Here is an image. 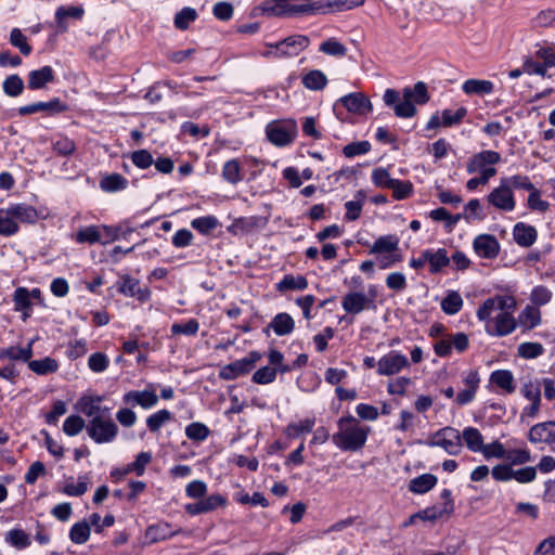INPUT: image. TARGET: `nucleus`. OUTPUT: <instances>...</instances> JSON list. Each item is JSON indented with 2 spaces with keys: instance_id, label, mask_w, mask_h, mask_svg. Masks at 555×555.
Masks as SVG:
<instances>
[{
  "instance_id": "nucleus-1",
  "label": "nucleus",
  "mask_w": 555,
  "mask_h": 555,
  "mask_svg": "<svg viewBox=\"0 0 555 555\" xmlns=\"http://www.w3.org/2000/svg\"><path fill=\"white\" fill-rule=\"evenodd\" d=\"M517 301L512 295H495L487 298L478 308L476 315L485 322V330L491 336H507L516 330L513 315Z\"/></svg>"
},
{
  "instance_id": "nucleus-2",
  "label": "nucleus",
  "mask_w": 555,
  "mask_h": 555,
  "mask_svg": "<svg viewBox=\"0 0 555 555\" xmlns=\"http://www.w3.org/2000/svg\"><path fill=\"white\" fill-rule=\"evenodd\" d=\"M338 430L332 436L333 443L343 451L356 452L361 450L371 431L369 426L362 425L354 416L348 415L337 421Z\"/></svg>"
},
{
  "instance_id": "nucleus-3",
  "label": "nucleus",
  "mask_w": 555,
  "mask_h": 555,
  "mask_svg": "<svg viewBox=\"0 0 555 555\" xmlns=\"http://www.w3.org/2000/svg\"><path fill=\"white\" fill-rule=\"evenodd\" d=\"M320 8L313 0H271L261 5L263 14L279 17L317 15Z\"/></svg>"
},
{
  "instance_id": "nucleus-4",
  "label": "nucleus",
  "mask_w": 555,
  "mask_h": 555,
  "mask_svg": "<svg viewBox=\"0 0 555 555\" xmlns=\"http://www.w3.org/2000/svg\"><path fill=\"white\" fill-rule=\"evenodd\" d=\"M86 430L88 436L96 443H109L118 434V427L113 421L111 412L90 420Z\"/></svg>"
},
{
  "instance_id": "nucleus-5",
  "label": "nucleus",
  "mask_w": 555,
  "mask_h": 555,
  "mask_svg": "<svg viewBox=\"0 0 555 555\" xmlns=\"http://www.w3.org/2000/svg\"><path fill=\"white\" fill-rule=\"evenodd\" d=\"M501 162L500 153L491 150L481 151L473 155L467 162L468 173H480L482 177H487V180L496 175L494 165Z\"/></svg>"
},
{
  "instance_id": "nucleus-6",
  "label": "nucleus",
  "mask_w": 555,
  "mask_h": 555,
  "mask_svg": "<svg viewBox=\"0 0 555 555\" xmlns=\"http://www.w3.org/2000/svg\"><path fill=\"white\" fill-rule=\"evenodd\" d=\"M298 132L297 124L294 119L272 121L266 127V133L269 141L276 146L291 144Z\"/></svg>"
},
{
  "instance_id": "nucleus-7",
  "label": "nucleus",
  "mask_w": 555,
  "mask_h": 555,
  "mask_svg": "<svg viewBox=\"0 0 555 555\" xmlns=\"http://www.w3.org/2000/svg\"><path fill=\"white\" fill-rule=\"evenodd\" d=\"M427 446L439 447L448 454L456 455L463 448L461 433L450 426L443 427L428 438Z\"/></svg>"
},
{
  "instance_id": "nucleus-8",
  "label": "nucleus",
  "mask_w": 555,
  "mask_h": 555,
  "mask_svg": "<svg viewBox=\"0 0 555 555\" xmlns=\"http://www.w3.org/2000/svg\"><path fill=\"white\" fill-rule=\"evenodd\" d=\"M260 358V353L251 351L245 358L222 366L219 376L224 380H233L240 376L246 375L255 367Z\"/></svg>"
},
{
  "instance_id": "nucleus-9",
  "label": "nucleus",
  "mask_w": 555,
  "mask_h": 555,
  "mask_svg": "<svg viewBox=\"0 0 555 555\" xmlns=\"http://www.w3.org/2000/svg\"><path fill=\"white\" fill-rule=\"evenodd\" d=\"M375 297V286H370L369 295L360 292H350L343 297L341 307L347 313L359 314L373 306Z\"/></svg>"
},
{
  "instance_id": "nucleus-10",
  "label": "nucleus",
  "mask_w": 555,
  "mask_h": 555,
  "mask_svg": "<svg viewBox=\"0 0 555 555\" xmlns=\"http://www.w3.org/2000/svg\"><path fill=\"white\" fill-rule=\"evenodd\" d=\"M409 365V360L404 354L390 351L377 361V374L382 376L395 375Z\"/></svg>"
},
{
  "instance_id": "nucleus-11",
  "label": "nucleus",
  "mask_w": 555,
  "mask_h": 555,
  "mask_svg": "<svg viewBox=\"0 0 555 555\" xmlns=\"http://www.w3.org/2000/svg\"><path fill=\"white\" fill-rule=\"evenodd\" d=\"M487 199L489 204L504 211H512L515 208L514 195L507 179H502L501 184L489 193Z\"/></svg>"
},
{
  "instance_id": "nucleus-12",
  "label": "nucleus",
  "mask_w": 555,
  "mask_h": 555,
  "mask_svg": "<svg viewBox=\"0 0 555 555\" xmlns=\"http://www.w3.org/2000/svg\"><path fill=\"white\" fill-rule=\"evenodd\" d=\"M338 105L345 107L348 112L357 115H365L372 111V103L363 93L354 92L340 98L334 104V111L337 113Z\"/></svg>"
},
{
  "instance_id": "nucleus-13",
  "label": "nucleus",
  "mask_w": 555,
  "mask_h": 555,
  "mask_svg": "<svg viewBox=\"0 0 555 555\" xmlns=\"http://www.w3.org/2000/svg\"><path fill=\"white\" fill-rule=\"evenodd\" d=\"M278 43V53L282 57L297 56L310 44V39L305 35H292Z\"/></svg>"
},
{
  "instance_id": "nucleus-14",
  "label": "nucleus",
  "mask_w": 555,
  "mask_h": 555,
  "mask_svg": "<svg viewBox=\"0 0 555 555\" xmlns=\"http://www.w3.org/2000/svg\"><path fill=\"white\" fill-rule=\"evenodd\" d=\"M102 401L103 397L101 396L83 395L77 401L76 409L90 417V420H94V417L99 415H104L111 412L109 408L101 404Z\"/></svg>"
},
{
  "instance_id": "nucleus-15",
  "label": "nucleus",
  "mask_w": 555,
  "mask_h": 555,
  "mask_svg": "<svg viewBox=\"0 0 555 555\" xmlns=\"http://www.w3.org/2000/svg\"><path fill=\"white\" fill-rule=\"evenodd\" d=\"M117 289L120 294L128 297H135L138 300L144 302L151 298V291L147 287H141L139 280L130 275H122L117 284Z\"/></svg>"
},
{
  "instance_id": "nucleus-16",
  "label": "nucleus",
  "mask_w": 555,
  "mask_h": 555,
  "mask_svg": "<svg viewBox=\"0 0 555 555\" xmlns=\"http://www.w3.org/2000/svg\"><path fill=\"white\" fill-rule=\"evenodd\" d=\"M473 247L475 253L486 259H493L498 256L500 250V245L498 240L489 234H480L478 235L474 242Z\"/></svg>"
},
{
  "instance_id": "nucleus-17",
  "label": "nucleus",
  "mask_w": 555,
  "mask_h": 555,
  "mask_svg": "<svg viewBox=\"0 0 555 555\" xmlns=\"http://www.w3.org/2000/svg\"><path fill=\"white\" fill-rule=\"evenodd\" d=\"M122 400L126 404H138L143 409H150L158 402V397L155 389L131 390L124 395Z\"/></svg>"
},
{
  "instance_id": "nucleus-18",
  "label": "nucleus",
  "mask_w": 555,
  "mask_h": 555,
  "mask_svg": "<svg viewBox=\"0 0 555 555\" xmlns=\"http://www.w3.org/2000/svg\"><path fill=\"white\" fill-rule=\"evenodd\" d=\"M531 442H547L555 446V422L540 423L529 431Z\"/></svg>"
},
{
  "instance_id": "nucleus-19",
  "label": "nucleus",
  "mask_w": 555,
  "mask_h": 555,
  "mask_svg": "<svg viewBox=\"0 0 555 555\" xmlns=\"http://www.w3.org/2000/svg\"><path fill=\"white\" fill-rule=\"evenodd\" d=\"M513 236L519 246L530 247L537 241L538 232L534 227L518 222L514 225Z\"/></svg>"
},
{
  "instance_id": "nucleus-20",
  "label": "nucleus",
  "mask_w": 555,
  "mask_h": 555,
  "mask_svg": "<svg viewBox=\"0 0 555 555\" xmlns=\"http://www.w3.org/2000/svg\"><path fill=\"white\" fill-rule=\"evenodd\" d=\"M54 80V72L51 66H43L28 74V88L30 90L43 89L47 83Z\"/></svg>"
},
{
  "instance_id": "nucleus-21",
  "label": "nucleus",
  "mask_w": 555,
  "mask_h": 555,
  "mask_svg": "<svg viewBox=\"0 0 555 555\" xmlns=\"http://www.w3.org/2000/svg\"><path fill=\"white\" fill-rule=\"evenodd\" d=\"M490 383L506 393H513L516 389L514 375L508 370H498L491 373Z\"/></svg>"
},
{
  "instance_id": "nucleus-22",
  "label": "nucleus",
  "mask_w": 555,
  "mask_h": 555,
  "mask_svg": "<svg viewBox=\"0 0 555 555\" xmlns=\"http://www.w3.org/2000/svg\"><path fill=\"white\" fill-rule=\"evenodd\" d=\"M425 259H427V262L429 263V270L431 273L440 272L442 268L450 263V258L448 257L444 248H439L435 251L426 249Z\"/></svg>"
},
{
  "instance_id": "nucleus-23",
  "label": "nucleus",
  "mask_w": 555,
  "mask_h": 555,
  "mask_svg": "<svg viewBox=\"0 0 555 555\" xmlns=\"http://www.w3.org/2000/svg\"><path fill=\"white\" fill-rule=\"evenodd\" d=\"M364 3V0H330V1H319L320 14H325L330 12H338L344 10H351L358 8Z\"/></svg>"
},
{
  "instance_id": "nucleus-24",
  "label": "nucleus",
  "mask_w": 555,
  "mask_h": 555,
  "mask_svg": "<svg viewBox=\"0 0 555 555\" xmlns=\"http://www.w3.org/2000/svg\"><path fill=\"white\" fill-rule=\"evenodd\" d=\"M270 327L278 336H285L294 331V319L285 312L278 313L271 321Z\"/></svg>"
},
{
  "instance_id": "nucleus-25",
  "label": "nucleus",
  "mask_w": 555,
  "mask_h": 555,
  "mask_svg": "<svg viewBox=\"0 0 555 555\" xmlns=\"http://www.w3.org/2000/svg\"><path fill=\"white\" fill-rule=\"evenodd\" d=\"M494 89V85L490 80L483 79H468L463 82L462 90L466 94H490Z\"/></svg>"
},
{
  "instance_id": "nucleus-26",
  "label": "nucleus",
  "mask_w": 555,
  "mask_h": 555,
  "mask_svg": "<svg viewBox=\"0 0 555 555\" xmlns=\"http://www.w3.org/2000/svg\"><path fill=\"white\" fill-rule=\"evenodd\" d=\"M520 392L530 401H541V379L527 375L521 378Z\"/></svg>"
},
{
  "instance_id": "nucleus-27",
  "label": "nucleus",
  "mask_w": 555,
  "mask_h": 555,
  "mask_svg": "<svg viewBox=\"0 0 555 555\" xmlns=\"http://www.w3.org/2000/svg\"><path fill=\"white\" fill-rule=\"evenodd\" d=\"M33 343L26 347L12 346L0 351V359H10L13 361L29 362L33 357Z\"/></svg>"
},
{
  "instance_id": "nucleus-28",
  "label": "nucleus",
  "mask_w": 555,
  "mask_h": 555,
  "mask_svg": "<svg viewBox=\"0 0 555 555\" xmlns=\"http://www.w3.org/2000/svg\"><path fill=\"white\" fill-rule=\"evenodd\" d=\"M8 214H10L15 221L33 223L37 220V211L28 205L25 204H16L12 205L8 208Z\"/></svg>"
},
{
  "instance_id": "nucleus-29",
  "label": "nucleus",
  "mask_w": 555,
  "mask_h": 555,
  "mask_svg": "<svg viewBox=\"0 0 555 555\" xmlns=\"http://www.w3.org/2000/svg\"><path fill=\"white\" fill-rule=\"evenodd\" d=\"M399 249V238L396 235L378 237L370 249V254L396 253Z\"/></svg>"
},
{
  "instance_id": "nucleus-30",
  "label": "nucleus",
  "mask_w": 555,
  "mask_h": 555,
  "mask_svg": "<svg viewBox=\"0 0 555 555\" xmlns=\"http://www.w3.org/2000/svg\"><path fill=\"white\" fill-rule=\"evenodd\" d=\"M437 483V477L431 474H423L413 478L409 483V490L415 494H423L433 489Z\"/></svg>"
},
{
  "instance_id": "nucleus-31",
  "label": "nucleus",
  "mask_w": 555,
  "mask_h": 555,
  "mask_svg": "<svg viewBox=\"0 0 555 555\" xmlns=\"http://www.w3.org/2000/svg\"><path fill=\"white\" fill-rule=\"evenodd\" d=\"M462 442L473 452H480L483 449V437L479 429L475 427H466L461 434Z\"/></svg>"
},
{
  "instance_id": "nucleus-32",
  "label": "nucleus",
  "mask_w": 555,
  "mask_h": 555,
  "mask_svg": "<svg viewBox=\"0 0 555 555\" xmlns=\"http://www.w3.org/2000/svg\"><path fill=\"white\" fill-rule=\"evenodd\" d=\"M315 424L313 417L300 420L299 422L289 423L285 428V435L287 438H297L301 435L309 434L312 431Z\"/></svg>"
},
{
  "instance_id": "nucleus-33",
  "label": "nucleus",
  "mask_w": 555,
  "mask_h": 555,
  "mask_svg": "<svg viewBox=\"0 0 555 555\" xmlns=\"http://www.w3.org/2000/svg\"><path fill=\"white\" fill-rule=\"evenodd\" d=\"M14 309L23 311V320L25 321L30 315L31 299L28 295L26 287H17L13 295Z\"/></svg>"
},
{
  "instance_id": "nucleus-34",
  "label": "nucleus",
  "mask_w": 555,
  "mask_h": 555,
  "mask_svg": "<svg viewBox=\"0 0 555 555\" xmlns=\"http://www.w3.org/2000/svg\"><path fill=\"white\" fill-rule=\"evenodd\" d=\"M308 287V281L302 275L286 274L278 284L276 289L279 292L285 291H304Z\"/></svg>"
},
{
  "instance_id": "nucleus-35",
  "label": "nucleus",
  "mask_w": 555,
  "mask_h": 555,
  "mask_svg": "<svg viewBox=\"0 0 555 555\" xmlns=\"http://www.w3.org/2000/svg\"><path fill=\"white\" fill-rule=\"evenodd\" d=\"M222 178L233 185L243 180L242 167L237 159H230L223 164Z\"/></svg>"
},
{
  "instance_id": "nucleus-36",
  "label": "nucleus",
  "mask_w": 555,
  "mask_h": 555,
  "mask_svg": "<svg viewBox=\"0 0 555 555\" xmlns=\"http://www.w3.org/2000/svg\"><path fill=\"white\" fill-rule=\"evenodd\" d=\"M100 231L99 225H88L80 228L73 237L79 244H95L102 241Z\"/></svg>"
},
{
  "instance_id": "nucleus-37",
  "label": "nucleus",
  "mask_w": 555,
  "mask_h": 555,
  "mask_svg": "<svg viewBox=\"0 0 555 555\" xmlns=\"http://www.w3.org/2000/svg\"><path fill=\"white\" fill-rule=\"evenodd\" d=\"M83 15V9L78 7H60L55 12V21L60 30L65 31L67 29V25L65 23V17L73 18H81Z\"/></svg>"
},
{
  "instance_id": "nucleus-38",
  "label": "nucleus",
  "mask_w": 555,
  "mask_h": 555,
  "mask_svg": "<svg viewBox=\"0 0 555 555\" xmlns=\"http://www.w3.org/2000/svg\"><path fill=\"white\" fill-rule=\"evenodd\" d=\"M403 96L411 99L414 104H425L429 100L427 87L424 82L420 81L414 85L413 88H405L403 90Z\"/></svg>"
},
{
  "instance_id": "nucleus-39",
  "label": "nucleus",
  "mask_w": 555,
  "mask_h": 555,
  "mask_svg": "<svg viewBox=\"0 0 555 555\" xmlns=\"http://www.w3.org/2000/svg\"><path fill=\"white\" fill-rule=\"evenodd\" d=\"M28 367L38 375H47L50 373H54L57 370L59 365L54 359L47 357L41 360H29Z\"/></svg>"
},
{
  "instance_id": "nucleus-40",
  "label": "nucleus",
  "mask_w": 555,
  "mask_h": 555,
  "mask_svg": "<svg viewBox=\"0 0 555 555\" xmlns=\"http://www.w3.org/2000/svg\"><path fill=\"white\" fill-rule=\"evenodd\" d=\"M128 181L119 173L105 176L100 181V186L105 192H116L124 190Z\"/></svg>"
},
{
  "instance_id": "nucleus-41",
  "label": "nucleus",
  "mask_w": 555,
  "mask_h": 555,
  "mask_svg": "<svg viewBox=\"0 0 555 555\" xmlns=\"http://www.w3.org/2000/svg\"><path fill=\"white\" fill-rule=\"evenodd\" d=\"M463 307L462 296L457 292H449L441 301V309L444 313L453 315Z\"/></svg>"
},
{
  "instance_id": "nucleus-42",
  "label": "nucleus",
  "mask_w": 555,
  "mask_h": 555,
  "mask_svg": "<svg viewBox=\"0 0 555 555\" xmlns=\"http://www.w3.org/2000/svg\"><path fill=\"white\" fill-rule=\"evenodd\" d=\"M365 199V194L363 191H358L354 195L353 201H349L345 204L346 208V219L353 221L357 220L362 211L363 203Z\"/></svg>"
},
{
  "instance_id": "nucleus-43",
  "label": "nucleus",
  "mask_w": 555,
  "mask_h": 555,
  "mask_svg": "<svg viewBox=\"0 0 555 555\" xmlns=\"http://www.w3.org/2000/svg\"><path fill=\"white\" fill-rule=\"evenodd\" d=\"M193 229L198 231L201 234H209L211 231L220 225L219 220L215 216H204L191 221Z\"/></svg>"
},
{
  "instance_id": "nucleus-44",
  "label": "nucleus",
  "mask_w": 555,
  "mask_h": 555,
  "mask_svg": "<svg viewBox=\"0 0 555 555\" xmlns=\"http://www.w3.org/2000/svg\"><path fill=\"white\" fill-rule=\"evenodd\" d=\"M90 525L87 521H79L73 525L69 530V539L75 544H83L89 540Z\"/></svg>"
},
{
  "instance_id": "nucleus-45",
  "label": "nucleus",
  "mask_w": 555,
  "mask_h": 555,
  "mask_svg": "<svg viewBox=\"0 0 555 555\" xmlns=\"http://www.w3.org/2000/svg\"><path fill=\"white\" fill-rule=\"evenodd\" d=\"M519 322L527 328H533L541 322V312L538 308L527 306L519 314Z\"/></svg>"
},
{
  "instance_id": "nucleus-46",
  "label": "nucleus",
  "mask_w": 555,
  "mask_h": 555,
  "mask_svg": "<svg viewBox=\"0 0 555 555\" xmlns=\"http://www.w3.org/2000/svg\"><path fill=\"white\" fill-rule=\"evenodd\" d=\"M209 434V428L199 422L191 423L185 427V436L193 441H204L208 438Z\"/></svg>"
},
{
  "instance_id": "nucleus-47",
  "label": "nucleus",
  "mask_w": 555,
  "mask_h": 555,
  "mask_svg": "<svg viewBox=\"0 0 555 555\" xmlns=\"http://www.w3.org/2000/svg\"><path fill=\"white\" fill-rule=\"evenodd\" d=\"M2 88L7 95L15 98L22 94L24 90V81L16 74L10 75L4 79Z\"/></svg>"
},
{
  "instance_id": "nucleus-48",
  "label": "nucleus",
  "mask_w": 555,
  "mask_h": 555,
  "mask_svg": "<svg viewBox=\"0 0 555 555\" xmlns=\"http://www.w3.org/2000/svg\"><path fill=\"white\" fill-rule=\"evenodd\" d=\"M326 82V76L321 70H311L302 77V83L311 90H321Z\"/></svg>"
},
{
  "instance_id": "nucleus-49",
  "label": "nucleus",
  "mask_w": 555,
  "mask_h": 555,
  "mask_svg": "<svg viewBox=\"0 0 555 555\" xmlns=\"http://www.w3.org/2000/svg\"><path fill=\"white\" fill-rule=\"evenodd\" d=\"M7 542L12 546L23 550L30 545V537L22 529H12L7 533Z\"/></svg>"
},
{
  "instance_id": "nucleus-50",
  "label": "nucleus",
  "mask_w": 555,
  "mask_h": 555,
  "mask_svg": "<svg viewBox=\"0 0 555 555\" xmlns=\"http://www.w3.org/2000/svg\"><path fill=\"white\" fill-rule=\"evenodd\" d=\"M168 528V524L150 526L146 529L145 537L150 539L151 543L166 540L176 534V532H169Z\"/></svg>"
},
{
  "instance_id": "nucleus-51",
  "label": "nucleus",
  "mask_w": 555,
  "mask_h": 555,
  "mask_svg": "<svg viewBox=\"0 0 555 555\" xmlns=\"http://www.w3.org/2000/svg\"><path fill=\"white\" fill-rule=\"evenodd\" d=\"M18 229L17 222L8 214V208L0 209V235L12 236L17 233Z\"/></svg>"
},
{
  "instance_id": "nucleus-52",
  "label": "nucleus",
  "mask_w": 555,
  "mask_h": 555,
  "mask_svg": "<svg viewBox=\"0 0 555 555\" xmlns=\"http://www.w3.org/2000/svg\"><path fill=\"white\" fill-rule=\"evenodd\" d=\"M10 43L17 48L20 52L24 55H29L31 53V47L27 42L26 36L22 33L20 28H13L10 33Z\"/></svg>"
},
{
  "instance_id": "nucleus-53",
  "label": "nucleus",
  "mask_w": 555,
  "mask_h": 555,
  "mask_svg": "<svg viewBox=\"0 0 555 555\" xmlns=\"http://www.w3.org/2000/svg\"><path fill=\"white\" fill-rule=\"evenodd\" d=\"M320 51L327 55L345 56L347 48L335 38H330L320 44Z\"/></svg>"
},
{
  "instance_id": "nucleus-54",
  "label": "nucleus",
  "mask_w": 555,
  "mask_h": 555,
  "mask_svg": "<svg viewBox=\"0 0 555 555\" xmlns=\"http://www.w3.org/2000/svg\"><path fill=\"white\" fill-rule=\"evenodd\" d=\"M86 423L82 417L79 415H70L68 416L63 424V431L69 436H77L85 427Z\"/></svg>"
},
{
  "instance_id": "nucleus-55",
  "label": "nucleus",
  "mask_w": 555,
  "mask_h": 555,
  "mask_svg": "<svg viewBox=\"0 0 555 555\" xmlns=\"http://www.w3.org/2000/svg\"><path fill=\"white\" fill-rule=\"evenodd\" d=\"M197 17V13L192 8H183L175 16V26L178 29L184 30Z\"/></svg>"
},
{
  "instance_id": "nucleus-56",
  "label": "nucleus",
  "mask_w": 555,
  "mask_h": 555,
  "mask_svg": "<svg viewBox=\"0 0 555 555\" xmlns=\"http://www.w3.org/2000/svg\"><path fill=\"white\" fill-rule=\"evenodd\" d=\"M171 418V413L168 410H160L150 415L146 418V425L153 433L158 431L160 427Z\"/></svg>"
},
{
  "instance_id": "nucleus-57",
  "label": "nucleus",
  "mask_w": 555,
  "mask_h": 555,
  "mask_svg": "<svg viewBox=\"0 0 555 555\" xmlns=\"http://www.w3.org/2000/svg\"><path fill=\"white\" fill-rule=\"evenodd\" d=\"M544 352V347L540 343H522L518 346V356L524 359H534Z\"/></svg>"
},
{
  "instance_id": "nucleus-58",
  "label": "nucleus",
  "mask_w": 555,
  "mask_h": 555,
  "mask_svg": "<svg viewBox=\"0 0 555 555\" xmlns=\"http://www.w3.org/2000/svg\"><path fill=\"white\" fill-rule=\"evenodd\" d=\"M199 323L195 319H190L186 323H173L171 325V333L173 335L183 334L186 336H194L197 334Z\"/></svg>"
},
{
  "instance_id": "nucleus-59",
  "label": "nucleus",
  "mask_w": 555,
  "mask_h": 555,
  "mask_svg": "<svg viewBox=\"0 0 555 555\" xmlns=\"http://www.w3.org/2000/svg\"><path fill=\"white\" fill-rule=\"evenodd\" d=\"M393 181L395 179L390 177L389 171L383 167L375 168L372 171V182L377 188L390 189V186L393 184Z\"/></svg>"
},
{
  "instance_id": "nucleus-60",
  "label": "nucleus",
  "mask_w": 555,
  "mask_h": 555,
  "mask_svg": "<svg viewBox=\"0 0 555 555\" xmlns=\"http://www.w3.org/2000/svg\"><path fill=\"white\" fill-rule=\"evenodd\" d=\"M392 195L397 201L408 198L413 192V184L410 181H400L395 179L393 184L390 186Z\"/></svg>"
},
{
  "instance_id": "nucleus-61",
  "label": "nucleus",
  "mask_w": 555,
  "mask_h": 555,
  "mask_svg": "<svg viewBox=\"0 0 555 555\" xmlns=\"http://www.w3.org/2000/svg\"><path fill=\"white\" fill-rule=\"evenodd\" d=\"M199 501L204 514L212 512L218 507H222L227 504V498L221 494H211L207 498L201 499Z\"/></svg>"
},
{
  "instance_id": "nucleus-62",
  "label": "nucleus",
  "mask_w": 555,
  "mask_h": 555,
  "mask_svg": "<svg viewBox=\"0 0 555 555\" xmlns=\"http://www.w3.org/2000/svg\"><path fill=\"white\" fill-rule=\"evenodd\" d=\"M88 490V478L81 476L78 478V482L75 483L73 480L67 481L64 487V493L72 496H80Z\"/></svg>"
},
{
  "instance_id": "nucleus-63",
  "label": "nucleus",
  "mask_w": 555,
  "mask_h": 555,
  "mask_svg": "<svg viewBox=\"0 0 555 555\" xmlns=\"http://www.w3.org/2000/svg\"><path fill=\"white\" fill-rule=\"evenodd\" d=\"M467 109L465 107H460L455 112L451 109H444L441 114L442 117V126L451 127L461 122V120L466 116Z\"/></svg>"
},
{
  "instance_id": "nucleus-64",
  "label": "nucleus",
  "mask_w": 555,
  "mask_h": 555,
  "mask_svg": "<svg viewBox=\"0 0 555 555\" xmlns=\"http://www.w3.org/2000/svg\"><path fill=\"white\" fill-rule=\"evenodd\" d=\"M108 358L102 352L92 353L88 359V366L94 373H102L108 366Z\"/></svg>"
}]
</instances>
